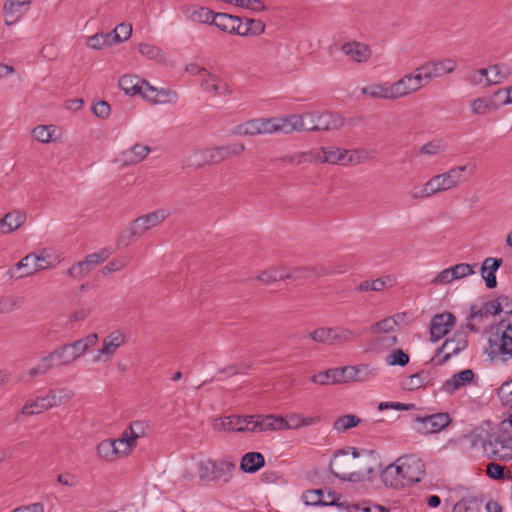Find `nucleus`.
I'll return each instance as SVG.
<instances>
[{
	"label": "nucleus",
	"mask_w": 512,
	"mask_h": 512,
	"mask_svg": "<svg viewBox=\"0 0 512 512\" xmlns=\"http://www.w3.org/2000/svg\"><path fill=\"white\" fill-rule=\"evenodd\" d=\"M380 466L379 454L374 450L346 447L337 450L329 464L330 472L344 481H358L364 472L371 476Z\"/></svg>",
	"instance_id": "1"
},
{
	"label": "nucleus",
	"mask_w": 512,
	"mask_h": 512,
	"mask_svg": "<svg viewBox=\"0 0 512 512\" xmlns=\"http://www.w3.org/2000/svg\"><path fill=\"white\" fill-rule=\"evenodd\" d=\"M475 168L473 164L453 167L447 172L435 175L429 179L430 187H433L435 193L457 187L459 184L466 182L474 174Z\"/></svg>",
	"instance_id": "2"
},
{
	"label": "nucleus",
	"mask_w": 512,
	"mask_h": 512,
	"mask_svg": "<svg viewBox=\"0 0 512 512\" xmlns=\"http://www.w3.org/2000/svg\"><path fill=\"white\" fill-rule=\"evenodd\" d=\"M504 324V320L500 321L498 331L491 334L488 339L489 346L486 352L491 359L500 356L503 361H507L512 358V324Z\"/></svg>",
	"instance_id": "3"
},
{
	"label": "nucleus",
	"mask_w": 512,
	"mask_h": 512,
	"mask_svg": "<svg viewBox=\"0 0 512 512\" xmlns=\"http://www.w3.org/2000/svg\"><path fill=\"white\" fill-rule=\"evenodd\" d=\"M48 255L46 250H43L40 254L30 253L15 264L13 269H10L7 273L11 278L20 279L26 276H31L34 273L50 267V263L47 262Z\"/></svg>",
	"instance_id": "4"
},
{
	"label": "nucleus",
	"mask_w": 512,
	"mask_h": 512,
	"mask_svg": "<svg viewBox=\"0 0 512 512\" xmlns=\"http://www.w3.org/2000/svg\"><path fill=\"white\" fill-rule=\"evenodd\" d=\"M244 150L245 146L240 143L206 149L201 154L203 162L198 164L197 167L219 164L232 156L239 155Z\"/></svg>",
	"instance_id": "5"
},
{
	"label": "nucleus",
	"mask_w": 512,
	"mask_h": 512,
	"mask_svg": "<svg viewBox=\"0 0 512 512\" xmlns=\"http://www.w3.org/2000/svg\"><path fill=\"white\" fill-rule=\"evenodd\" d=\"M452 419L446 412L435 413L423 417H416V431L422 434L438 433L446 428Z\"/></svg>",
	"instance_id": "6"
},
{
	"label": "nucleus",
	"mask_w": 512,
	"mask_h": 512,
	"mask_svg": "<svg viewBox=\"0 0 512 512\" xmlns=\"http://www.w3.org/2000/svg\"><path fill=\"white\" fill-rule=\"evenodd\" d=\"M456 323V317L450 312L436 314L430 321V341L435 343L446 336Z\"/></svg>",
	"instance_id": "7"
},
{
	"label": "nucleus",
	"mask_w": 512,
	"mask_h": 512,
	"mask_svg": "<svg viewBox=\"0 0 512 512\" xmlns=\"http://www.w3.org/2000/svg\"><path fill=\"white\" fill-rule=\"evenodd\" d=\"M501 312V303H498L496 299L485 303L482 307H478L477 305L474 304L470 308V314L468 316L469 322L467 323V328L472 332H478L479 328L474 323H471L472 320H481L482 318L487 317L488 315H498Z\"/></svg>",
	"instance_id": "8"
},
{
	"label": "nucleus",
	"mask_w": 512,
	"mask_h": 512,
	"mask_svg": "<svg viewBox=\"0 0 512 512\" xmlns=\"http://www.w3.org/2000/svg\"><path fill=\"white\" fill-rule=\"evenodd\" d=\"M311 381L319 385L347 383L349 382L348 366L319 372L311 377Z\"/></svg>",
	"instance_id": "9"
},
{
	"label": "nucleus",
	"mask_w": 512,
	"mask_h": 512,
	"mask_svg": "<svg viewBox=\"0 0 512 512\" xmlns=\"http://www.w3.org/2000/svg\"><path fill=\"white\" fill-rule=\"evenodd\" d=\"M400 463L403 464L406 479L410 484L421 481L422 475L425 473L423 462L415 455H404L400 457Z\"/></svg>",
	"instance_id": "10"
},
{
	"label": "nucleus",
	"mask_w": 512,
	"mask_h": 512,
	"mask_svg": "<svg viewBox=\"0 0 512 512\" xmlns=\"http://www.w3.org/2000/svg\"><path fill=\"white\" fill-rule=\"evenodd\" d=\"M344 124V119L332 112H315V131L337 130Z\"/></svg>",
	"instance_id": "11"
},
{
	"label": "nucleus",
	"mask_w": 512,
	"mask_h": 512,
	"mask_svg": "<svg viewBox=\"0 0 512 512\" xmlns=\"http://www.w3.org/2000/svg\"><path fill=\"white\" fill-rule=\"evenodd\" d=\"M341 50L345 55L349 56L357 63L368 61L372 55L370 46L358 41L344 43Z\"/></svg>",
	"instance_id": "12"
},
{
	"label": "nucleus",
	"mask_w": 512,
	"mask_h": 512,
	"mask_svg": "<svg viewBox=\"0 0 512 512\" xmlns=\"http://www.w3.org/2000/svg\"><path fill=\"white\" fill-rule=\"evenodd\" d=\"M427 74H429L430 81L442 77L445 74L452 73L457 66V63L453 59H441L435 61H428L423 64Z\"/></svg>",
	"instance_id": "13"
},
{
	"label": "nucleus",
	"mask_w": 512,
	"mask_h": 512,
	"mask_svg": "<svg viewBox=\"0 0 512 512\" xmlns=\"http://www.w3.org/2000/svg\"><path fill=\"white\" fill-rule=\"evenodd\" d=\"M289 118L287 117H272L259 119V127L261 134H271L275 132H281L285 134L291 133V127L289 126Z\"/></svg>",
	"instance_id": "14"
},
{
	"label": "nucleus",
	"mask_w": 512,
	"mask_h": 512,
	"mask_svg": "<svg viewBox=\"0 0 512 512\" xmlns=\"http://www.w3.org/2000/svg\"><path fill=\"white\" fill-rule=\"evenodd\" d=\"M474 372L471 369H464L454 374L450 379L446 380L441 390L448 394H453L455 391L470 384L474 379Z\"/></svg>",
	"instance_id": "15"
},
{
	"label": "nucleus",
	"mask_w": 512,
	"mask_h": 512,
	"mask_svg": "<svg viewBox=\"0 0 512 512\" xmlns=\"http://www.w3.org/2000/svg\"><path fill=\"white\" fill-rule=\"evenodd\" d=\"M445 341L452 342V344L447 347V352L444 354V356L441 359L436 360L437 365L445 364L451 359L453 355L459 354L468 346L467 336L461 333H455L452 337L447 338Z\"/></svg>",
	"instance_id": "16"
},
{
	"label": "nucleus",
	"mask_w": 512,
	"mask_h": 512,
	"mask_svg": "<svg viewBox=\"0 0 512 512\" xmlns=\"http://www.w3.org/2000/svg\"><path fill=\"white\" fill-rule=\"evenodd\" d=\"M362 93L372 98H379L384 100H396V93L394 90V84L387 82L380 84H373L362 88Z\"/></svg>",
	"instance_id": "17"
},
{
	"label": "nucleus",
	"mask_w": 512,
	"mask_h": 512,
	"mask_svg": "<svg viewBox=\"0 0 512 512\" xmlns=\"http://www.w3.org/2000/svg\"><path fill=\"white\" fill-rule=\"evenodd\" d=\"M148 230L149 228L143 222L141 217H138L133 220L130 226L120 234L118 244L128 246L133 238L142 236Z\"/></svg>",
	"instance_id": "18"
},
{
	"label": "nucleus",
	"mask_w": 512,
	"mask_h": 512,
	"mask_svg": "<svg viewBox=\"0 0 512 512\" xmlns=\"http://www.w3.org/2000/svg\"><path fill=\"white\" fill-rule=\"evenodd\" d=\"M366 330H352L345 327H332L331 345L348 344L359 338Z\"/></svg>",
	"instance_id": "19"
},
{
	"label": "nucleus",
	"mask_w": 512,
	"mask_h": 512,
	"mask_svg": "<svg viewBox=\"0 0 512 512\" xmlns=\"http://www.w3.org/2000/svg\"><path fill=\"white\" fill-rule=\"evenodd\" d=\"M289 118V126H292L291 132L293 131H313L315 132V128H311L315 126V112H308L303 115L299 114H291L288 116Z\"/></svg>",
	"instance_id": "20"
},
{
	"label": "nucleus",
	"mask_w": 512,
	"mask_h": 512,
	"mask_svg": "<svg viewBox=\"0 0 512 512\" xmlns=\"http://www.w3.org/2000/svg\"><path fill=\"white\" fill-rule=\"evenodd\" d=\"M378 369L369 364H360L356 366H348L349 382H365L377 375Z\"/></svg>",
	"instance_id": "21"
},
{
	"label": "nucleus",
	"mask_w": 512,
	"mask_h": 512,
	"mask_svg": "<svg viewBox=\"0 0 512 512\" xmlns=\"http://www.w3.org/2000/svg\"><path fill=\"white\" fill-rule=\"evenodd\" d=\"M265 465V458L260 452H248L241 458L240 469L245 473H255Z\"/></svg>",
	"instance_id": "22"
},
{
	"label": "nucleus",
	"mask_w": 512,
	"mask_h": 512,
	"mask_svg": "<svg viewBox=\"0 0 512 512\" xmlns=\"http://www.w3.org/2000/svg\"><path fill=\"white\" fill-rule=\"evenodd\" d=\"M53 397L49 396L48 393L45 396H38L34 400H28L22 407L21 413L23 415H34L41 413L49 408H52L51 400Z\"/></svg>",
	"instance_id": "23"
},
{
	"label": "nucleus",
	"mask_w": 512,
	"mask_h": 512,
	"mask_svg": "<svg viewBox=\"0 0 512 512\" xmlns=\"http://www.w3.org/2000/svg\"><path fill=\"white\" fill-rule=\"evenodd\" d=\"M97 341L98 335L96 333H91L82 339L67 344L71 356H73V360L75 361L77 358L86 353L91 347H93L97 343Z\"/></svg>",
	"instance_id": "24"
},
{
	"label": "nucleus",
	"mask_w": 512,
	"mask_h": 512,
	"mask_svg": "<svg viewBox=\"0 0 512 512\" xmlns=\"http://www.w3.org/2000/svg\"><path fill=\"white\" fill-rule=\"evenodd\" d=\"M44 361H49L50 363H54V367H59L67 366L74 360L67 344H63L44 356Z\"/></svg>",
	"instance_id": "25"
},
{
	"label": "nucleus",
	"mask_w": 512,
	"mask_h": 512,
	"mask_svg": "<svg viewBox=\"0 0 512 512\" xmlns=\"http://www.w3.org/2000/svg\"><path fill=\"white\" fill-rule=\"evenodd\" d=\"M124 342V334L119 330H115L103 339V347L100 350V353L103 355L111 356L115 353L117 348L124 344Z\"/></svg>",
	"instance_id": "26"
},
{
	"label": "nucleus",
	"mask_w": 512,
	"mask_h": 512,
	"mask_svg": "<svg viewBox=\"0 0 512 512\" xmlns=\"http://www.w3.org/2000/svg\"><path fill=\"white\" fill-rule=\"evenodd\" d=\"M333 503H335L336 506L345 509L347 512H390L388 509L380 505L371 504L370 502L357 504L344 500L342 502L333 501Z\"/></svg>",
	"instance_id": "27"
},
{
	"label": "nucleus",
	"mask_w": 512,
	"mask_h": 512,
	"mask_svg": "<svg viewBox=\"0 0 512 512\" xmlns=\"http://www.w3.org/2000/svg\"><path fill=\"white\" fill-rule=\"evenodd\" d=\"M334 496H335V492L329 493V498L331 500L328 502V501L322 499V497H323L322 490L316 489V490L305 491L302 494V499L306 505H311V506L336 505L335 503H333V501L340 502V499L339 498L335 499Z\"/></svg>",
	"instance_id": "28"
},
{
	"label": "nucleus",
	"mask_w": 512,
	"mask_h": 512,
	"mask_svg": "<svg viewBox=\"0 0 512 512\" xmlns=\"http://www.w3.org/2000/svg\"><path fill=\"white\" fill-rule=\"evenodd\" d=\"M133 427H128L121 435L120 438L114 440L116 448L119 450L120 456L127 455L136 445L138 435L134 434Z\"/></svg>",
	"instance_id": "29"
},
{
	"label": "nucleus",
	"mask_w": 512,
	"mask_h": 512,
	"mask_svg": "<svg viewBox=\"0 0 512 512\" xmlns=\"http://www.w3.org/2000/svg\"><path fill=\"white\" fill-rule=\"evenodd\" d=\"M239 22V17L227 13H216L211 20V25H215L219 30L230 34L234 33L235 25Z\"/></svg>",
	"instance_id": "30"
},
{
	"label": "nucleus",
	"mask_w": 512,
	"mask_h": 512,
	"mask_svg": "<svg viewBox=\"0 0 512 512\" xmlns=\"http://www.w3.org/2000/svg\"><path fill=\"white\" fill-rule=\"evenodd\" d=\"M26 221V214L20 211H13L7 213L2 219H0V226L6 227L3 233H11L17 230Z\"/></svg>",
	"instance_id": "31"
},
{
	"label": "nucleus",
	"mask_w": 512,
	"mask_h": 512,
	"mask_svg": "<svg viewBox=\"0 0 512 512\" xmlns=\"http://www.w3.org/2000/svg\"><path fill=\"white\" fill-rule=\"evenodd\" d=\"M415 83L416 82L412 79V74H406L398 81L394 82V90L397 99L420 90Z\"/></svg>",
	"instance_id": "32"
},
{
	"label": "nucleus",
	"mask_w": 512,
	"mask_h": 512,
	"mask_svg": "<svg viewBox=\"0 0 512 512\" xmlns=\"http://www.w3.org/2000/svg\"><path fill=\"white\" fill-rule=\"evenodd\" d=\"M151 149L149 146L135 144L131 149L122 152L125 164H135L144 160Z\"/></svg>",
	"instance_id": "33"
},
{
	"label": "nucleus",
	"mask_w": 512,
	"mask_h": 512,
	"mask_svg": "<svg viewBox=\"0 0 512 512\" xmlns=\"http://www.w3.org/2000/svg\"><path fill=\"white\" fill-rule=\"evenodd\" d=\"M143 81L136 75H124L119 79L118 85L127 95L133 96L142 93Z\"/></svg>",
	"instance_id": "34"
},
{
	"label": "nucleus",
	"mask_w": 512,
	"mask_h": 512,
	"mask_svg": "<svg viewBox=\"0 0 512 512\" xmlns=\"http://www.w3.org/2000/svg\"><path fill=\"white\" fill-rule=\"evenodd\" d=\"M236 469V465L230 461H220L214 463V471L213 476L214 480L222 481L227 483L233 474V471Z\"/></svg>",
	"instance_id": "35"
},
{
	"label": "nucleus",
	"mask_w": 512,
	"mask_h": 512,
	"mask_svg": "<svg viewBox=\"0 0 512 512\" xmlns=\"http://www.w3.org/2000/svg\"><path fill=\"white\" fill-rule=\"evenodd\" d=\"M388 286L389 287L393 286L392 278L390 276H383L381 278H378V279H375L372 281H368V280L362 281L358 285L356 290L358 292H366V291L379 292V291L384 290Z\"/></svg>",
	"instance_id": "36"
},
{
	"label": "nucleus",
	"mask_w": 512,
	"mask_h": 512,
	"mask_svg": "<svg viewBox=\"0 0 512 512\" xmlns=\"http://www.w3.org/2000/svg\"><path fill=\"white\" fill-rule=\"evenodd\" d=\"M431 382L430 373L425 370H421L420 372L409 376L404 381V388L407 390H416L421 387H425L429 385Z\"/></svg>",
	"instance_id": "37"
},
{
	"label": "nucleus",
	"mask_w": 512,
	"mask_h": 512,
	"mask_svg": "<svg viewBox=\"0 0 512 512\" xmlns=\"http://www.w3.org/2000/svg\"><path fill=\"white\" fill-rule=\"evenodd\" d=\"M397 337L388 334H381L370 338L368 346L372 350L383 351L396 345Z\"/></svg>",
	"instance_id": "38"
},
{
	"label": "nucleus",
	"mask_w": 512,
	"mask_h": 512,
	"mask_svg": "<svg viewBox=\"0 0 512 512\" xmlns=\"http://www.w3.org/2000/svg\"><path fill=\"white\" fill-rule=\"evenodd\" d=\"M115 445V441L111 439L104 440L98 444L97 454L106 461H113L120 456L119 450H117Z\"/></svg>",
	"instance_id": "39"
},
{
	"label": "nucleus",
	"mask_w": 512,
	"mask_h": 512,
	"mask_svg": "<svg viewBox=\"0 0 512 512\" xmlns=\"http://www.w3.org/2000/svg\"><path fill=\"white\" fill-rule=\"evenodd\" d=\"M257 279L265 284H271L276 281L286 279V268L285 267H271L263 271Z\"/></svg>",
	"instance_id": "40"
},
{
	"label": "nucleus",
	"mask_w": 512,
	"mask_h": 512,
	"mask_svg": "<svg viewBox=\"0 0 512 512\" xmlns=\"http://www.w3.org/2000/svg\"><path fill=\"white\" fill-rule=\"evenodd\" d=\"M480 504L477 497H464L454 505L452 512H479Z\"/></svg>",
	"instance_id": "41"
},
{
	"label": "nucleus",
	"mask_w": 512,
	"mask_h": 512,
	"mask_svg": "<svg viewBox=\"0 0 512 512\" xmlns=\"http://www.w3.org/2000/svg\"><path fill=\"white\" fill-rule=\"evenodd\" d=\"M361 420L356 415L348 414L338 417L333 423V429L338 432H346L347 430L356 427L360 424Z\"/></svg>",
	"instance_id": "42"
},
{
	"label": "nucleus",
	"mask_w": 512,
	"mask_h": 512,
	"mask_svg": "<svg viewBox=\"0 0 512 512\" xmlns=\"http://www.w3.org/2000/svg\"><path fill=\"white\" fill-rule=\"evenodd\" d=\"M486 474L494 480H509L512 479L510 471L503 465L496 462H490L486 466Z\"/></svg>",
	"instance_id": "43"
},
{
	"label": "nucleus",
	"mask_w": 512,
	"mask_h": 512,
	"mask_svg": "<svg viewBox=\"0 0 512 512\" xmlns=\"http://www.w3.org/2000/svg\"><path fill=\"white\" fill-rule=\"evenodd\" d=\"M241 423L240 416H226L214 420L213 429L216 431H234L239 429L237 424Z\"/></svg>",
	"instance_id": "44"
},
{
	"label": "nucleus",
	"mask_w": 512,
	"mask_h": 512,
	"mask_svg": "<svg viewBox=\"0 0 512 512\" xmlns=\"http://www.w3.org/2000/svg\"><path fill=\"white\" fill-rule=\"evenodd\" d=\"M446 148H447V145L444 143L443 140L434 139V140H431V141L427 142L426 144H424L420 148L419 154L434 156V155L444 152L446 150Z\"/></svg>",
	"instance_id": "45"
},
{
	"label": "nucleus",
	"mask_w": 512,
	"mask_h": 512,
	"mask_svg": "<svg viewBox=\"0 0 512 512\" xmlns=\"http://www.w3.org/2000/svg\"><path fill=\"white\" fill-rule=\"evenodd\" d=\"M48 395L53 397L52 399L54 400H51V403L52 406L54 407L61 404H65L68 401H70L74 396V392L67 388H62L59 390L50 389L48 391Z\"/></svg>",
	"instance_id": "46"
},
{
	"label": "nucleus",
	"mask_w": 512,
	"mask_h": 512,
	"mask_svg": "<svg viewBox=\"0 0 512 512\" xmlns=\"http://www.w3.org/2000/svg\"><path fill=\"white\" fill-rule=\"evenodd\" d=\"M146 226L151 229L161 222H163L168 217V212L164 209H160L157 211L150 212L146 215L140 216Z\"/></svg>",
	"instance_id": "47"
},
{
	"label": "nucleus",
	"mask_w": 512,
	"mask_h": 512,
	"mask_svg": "<svg viewBox=\"0 0 512 512\" xmlns=\"http://www.w3.org/2000/svg\"><path fill=\"white\" fill-rule=\"evenodd\" d=\"M397 322L391 317H387L382 319L381 321L373 323L369 330L372 333L376 334H388L389 332L394 330V327L396 326Z\"/></svg>",
	"instance_id": "48"
},
{
	"label": "nucleus",
	"mask_w": 512,
	"mask_h": 512,
	"mask_svg": "<svg viewBox=\"0 0 512 512\" xmlns=\"http://www.w3.org/2000/svg\"><path fill=\"white\" fill-rule=\"evenodd\" d=\"M215 14L216 13L210 10L209 8L199 7L191 12L189 18L191 19V21L196 23L211 24V20H213V16Z\"/></svg>",
	"instance_id": "49"
},
{
	"label": "nucleus",
	"mask_w": 512,
	"mask_h": 512,
	"mask_svg": "<svg viewBox=\"0 0 512 512\" xmlns=\"http://www.w3.org/2000/svg\"><path fill=\"white\" fill-rule=\"evenodd\" d=\"M490 72L493 73L491 78H486V86L495 85L501 83L507 79L510 75L509 69H503L500 65L494 64L490 66Z\"/></svg>",
	"instance_id": "50"
},
{
	"label": "nucleus",
	"mask_w": 512,
	"mask_h": 512,
	"mask_svg": "<svg viewBox=\"0 0 512 512\" xmlns=\"http://www.w3.org/2000/svg\"><path fill=\"white\" fill-rule=\"evenodd\" d=\"M410 361L409 355L402 349L393 350L386 358V362L390 366H406Z\"/></svg>",
	"instance_id": "51"
},
{
	"label": "nucleus",
	"mask_w": 512,
	"mask_h": 512,
	"mask_svg": "<svg viewBox=\"0 0 512 512\" xmlns=\"http://www.w3.org/2000/svg\"><path fill=\"white\" fill-rule=\"evenodd\" d=\"M332 327H321L309 333V337L317 343L331 345Z\"/></svg>",
	"instance_id": "52"
},
{
	"label": "nucleus",
	"mask_w": 512,
	"mask_h": 512,
	"mask_svg": "<svg viewBox=\"0 0 512 512\" xmlns=\"http://www.w3.org/2000/svg\"><path fill=\"white\" fill-rule=\"evenodd\" d=\"M494 101H496V99H494L493 96L491 98L479 97L471 103L472 112L475 114H484L494 105Z\"/></svg>",
	"instance_id": "53"
},
{
	"label": "nucleus",
	"mask_w": 512,
	"mask_h": 512,
	"mask_svg": "<svg viewBox=\"0 0 512 512\" xmlns=\"http://www.w3.org/2000/svg\"><path fill=\"white\" fill-rule=\"evenodd\" d=\"M214 463L213 461H201L197 464V474L201 480L213 481V471H214Z\"/></svg>",
	"instance_id": "54"
},
{
	"label": "nucleus",
	"mask_w": 512,
	"mask_h": 512,
	"mask_svg": "<svg viewBox=\"0 0 512 512\" xmlns=\"http://www.w3.org/2000/svg\"><path fill=\"white\" fill-rule=\"evenodd\" d=\"M259 425H261L260 431H269V430H279V420L281 417H276L274 415H258L257 416Z\"/></svg>",
	"instance_id": "55"
},
{
	"label": "nucleus",
	"mask_w": 512,
	"mask_h": 512,
	"mask_svg": "<svg viewBox=\"0 0 512 512\" xmlns=\"http://www.w3.org/2000/svg\"><path fill=\"white\" fill-rule=\"evenodd\" d=\"M375 158V153L373 151L366 150H350V156L348 162L351 165H358L365 161L371 160Z\"/></svg>",
	"instance_id": "56"
},
{
	"label": "nucleus",
	"mask_w": 512,
	"mask_h": 512,
	"mask_svg": "<svg viewBox=\"0 0 512 512\" xmlns=\"http://www.w3.org/2000/svg\"><path fill=\"white\" fill-rule=\"evenodd\" d=\"M498 397L504 406H508L512 411V380L505 382L498 389Z\"/></svg>",
	"instance_id": "57"
},
{
	"label": "nucleus",
	"mask_w": 512,
	"mask_h": 512,
	"mask_svg": "<svg viewBox=\"0 0 512 512\" xmlns=\"http://www.w3.org/2000/svg\"><path fill=\"white\" fill-rule=\"evenodd\" d=\"M236 131L240 135H257L260 133L259 119L247 121L238 125Z\"/></svg>",
	"instance_id": "58"
},
{
	"label": "nucleus",
	"mask_w": 512,
	"mask_h": 512,
	"mask_svg": "<svg viewBox=\"0 0 512 512\" xmlns=\"http://www.w3.org/2000/svg\"><path fill=\"white\" fill-rule=\"evenodd\" d=\"M475 265H470L468 263H460L450 267L451 274L454 276V279H462L466 276L472 275L475 273L473 267Z\"/></svg>",
	"instance_id": "59"
},
{
	"label": "nucleus",
	"mask_w": 512,
	"mask_h": 512,
	"mask_svg": "<svg viewBox=\"0 0 512 512\" xmlns=\"http://www.w3.org/2000/svg\"><path fill=\"white\" fill-rule=\"evenodd\" d=\"M138 49L142 55L149 59H161L164 56L162 50L152 44L140 43Z\"/></svg>",
	"instance_id": "60"
},
{
	"label": "nucleus",
	"mask_w": 512,
	"mask_h": 512,
	"mask_svg": "<svg viewBox=\"0 0 512 512\" xmlns=\"http://www.w3.org/2000/svg\"><path fill=\"white\" fill-rule=\"evenodd\" d=\"M302 415L300 414H291L287 417V419L281 417L279 420V430L282 429H298L301 427Z\"/></svg>",
	"instance_id": "61"
},
{
	"label": "nucleus",
	"mask_w": 512,
	"mask_h": 512,
	"mask_svg": "<svg viewBox=\"0 0 512 512\" xmlns=\"http://www.w3.org/2000/svg\"><path fill=\"white\" fill-rule=\"evenodd\" d=\"M395 474H397V470L395 469L394 464L387 466L382 471L381 478L386 486L394 488L399 487V481H397Z\"/></svg>",
	"instance_id": "62"
},
{
	"label": "nucleus",
	"mask_w": 512,
	"mask_h": 512,
	"mask_svg": "<svg viewBox=\"0 0 512 512\" xmlns=\"http://www.w3.org/2000/svg\"><path fill=\"white\" fill-rule=\"evenodd\" d=\"M311 278V269L310 267H296L291 271L286 269V279L297 281L301 279H310Z\"/></svg>",
	"instance_id": "63"
},
{
	"label": "nucleus",
	"mask_w": 512,
	"mask_h": 512,
	"mask_svg": "<svg viewBox=\"0 0 512 512\" xmlns=\"http://www.w3.org/2000/svg\"><path fill=\"white\" fill-rule=\"evenodd\" d=\"M110 256V252L107 249H102L97 253L89 254L85 257V262L89 264V266L94 269L99 263L108 259Z\"/></svg>",
	"instance_id": "64"
}]
</instances>
